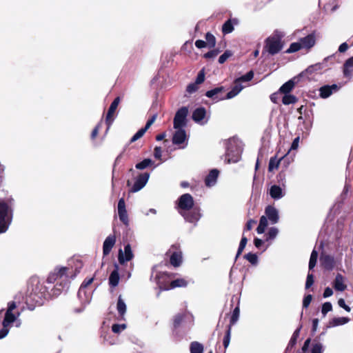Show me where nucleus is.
Listing matches in <instances>:
<instances>
[{"label":"nucleus","mask_w":353,"mask_h":353,"mask_svg":"<svg viewBox=\"0 0 353 353\" xmlns=\"http://www.w3.org/2000/svg\"><path fill=\"white\" fill-rule=\"evenodd\" d=\"M118 215L119 217L120 221L126 226L129 225V219H128V215L127 213V210H122L120 212H118Z\"/></svg>","instance_id":"nucleus-41"},{"label":"nucleus","mask_w":353,"mask_h":353,"mask_svg":"<svg viewBox=\"0 0 353 353\" xmlns=\"http://www.w3.org/2000/svg\"><path fill=\"white\" fill-rule=\"evenodd\" d=\"M20 315V312H18L17 315L13 314L12 312L6 311L5 314V317L3 321V327H10V325L15 321L17 316Z\"/></svg>","instance_id":"nucleus-26"},{"label":"nucleus","mask_w":353,"mask_h":353,"mask_svg":"<svg viewBox=\"0 0 353 353\" xmlns=\"http://www.w3.org/2000/svg\"><path fill=\"white\" fill-rule=\"evenodd\" d=\"M321 262L322 265L327 269L331 270L334 265V260L333 258L328 255H324L321 257Z\"/></svg>","instance_id":"nucleus-32"},{"label":"nucleus","mask_w":353,"mask_h":353,"mask_svg":"<svg viewBox=\"0 0 353 353\" xmlns=\"http://www.w3.org/2000/svg\"><path fill=\"white\" fill-rule=\"evenodd\" d=\"M205 80V74L203 70L200 71L196 77L195 83L196 84H201Z\"/></svg>","instance_id":"nucleus-57"},{"label":"nucleus","mask_w":353,"mask_h":353,"mask_svg":"<svg viewBox=\"0 0 353 353\" xmlns=\"http://www.w3.org/2000/svg\"><path fill=\"white\" fill-rule=\"evenodd\" d=\"M126 210V208H125V200L123 198H121L119 200V202H118V212H120L122 210Z\"/></svg>","instance_id":"nucleus-60"},{"label":"nucleus","mask_w":353,"mask_h":353,"mask_svg":"<svg viewBox=\"0 0 353 353\" xmlns=\"http://www.w3.org/2000/svg\"><path fill=\"white\" fill-rule=\"evenodd\" d=\"M269 193L270 196L275 200H279L285 195V192L283 189L279 185H276L271 186Z\"/></svg>","instance_id":"nucleus-22"},{"label":"nucleus","mask_w":353,"mask_h":353,"mask_svg":"<svg viewBox=\"0 0 353 353\" xmlns=\"http://www.w3.org/2000/svg\"><path fill=\"white\" fill-rule=\"evenodd\" d=\"M192 119L198 123L205 124L208 122L206 110L204 108H196L192 113Z\"/></svg>","instance_id":"nucleus-14"},{"label":"nucleus","mask_w":353,"mask_h":353,"mask_svg":"<svg viewBox=\"0 0 353 353\" xmlns=\"http://www.w3.org/2000/svg\"><path fill=\"white\" fill-rule=\"evenodd\" d=\"M243 88V86L238 82L236 80L235 81V84L232 88V90L228 92L225 97H223L221 99H230L236 97Z\"/></svg>","instance_id":"nucleus-24"},{"label":"nucleus","mask_w":353,"mask_h":353,"mask_svg":"<svg viewBox=\"0 0 353 353\" xmlns=\"http://www.w3.org/2000/svg\"><path fill=\"white\" fill-rule=\"evenodd\" d=\"M120 277L119 274V266L117 264L114 265V270L111 272L109 277V285L112 288H115L119 283Z\"/></svg>","instance_id":"nucleus-21"},{"label":"nucleus","mask_w":353,"mask_h":353,"mask_svg":"<svg viewBox=\"0 0 353 353\" xmlns=\"http://www.w3.org/2000/svg\"><path fill=\"white\" fill-rule=\"evenodd\" d=\"M152 164L153 161L150 159H145L142 161L137 163L135 168L138 170H143Z\"/></svg>","instance_id":"nucleus-39"},{"label":"nucleus","mask_w":353,"mask_h":353,"mask_svg":"<svg viewBox=\"0 0 353 353\" xmlns=\"http://www.w3.org/2000/svg\"><path fill=\"white\" fill-rule=\"evenodd\" d=\"M174 129L176 130V131L172 137L173 144L179 145L184 143L187 139L186 132L184 128Z\"/></svg>","instance_id":"nucleus-13"},{"label":"nucleus","mask_w":353,"mask_h":353,"mask_svg":"<svg viewBox=\"0 0 353 353\" xmlns=\"http://www.w3.org/2000/svg\"><path fill=\"white\" fill-rule=\"evenodd\" d=\"M282 35L276 32L268 37L265 41L263 54L268 52L270 55L278 54L283 48Z\"/></svg>","instance_id":"nucleus-6"},{"label":"nucleus","mask_w":353,"mask_h":353,"mask_svg":"<svg viewBox=\"0 0 353 353\" xmlns=\"http://www.w3.org/2000/svg\"><path fill=\"white\" fill-rule=\"evenodd\" d=\"M301 49H303L302 47V45L301 43L300 40H299L297 42H294L290 44L289 48L286 50L287 53H292L297 52Z\"/></svg>","instance_id":"nucleus-38"},{"label":"nucleus","mask_w":353,"mask_h":353,"mask_svg":"<svg viewBox=\"0 0 353 353\" xmlns=\"http://www.w3.org/2000/svg\"><path fill=\"white\" fill-rule=\"evenodd\" d=\"M188 114V108L187 107L179 108L174 118V128H185L187 125Z\"/></svg>","instance_id":"nucleus-7"},{"label":"nucleus","mask_w":353,"mask_h":353,"mask_svg":"<svg viewBox=\"0 0 353 353\" xmlns=\"http://www.w3.org/2000/svg\"><path fill=\"white\" fill-rule=\"evenodd\" d=\"M245 258L252 265H256L258 263V256L256 254L249 252L245 255Z\"/></svg>","instance_id":"nucleus-45"},{"label":"nucleus","mask_w":353,"mask_h":353,"mask_svg":"<svg viewBox=\"0 0 353 353\" xmlns=\"http://www.w3.org/2000/svg\"><path fill=\"white\" fill-rule=\"evenodd\" d=\"M9 327H3L1 330H0V339L6 337L9 332Z\"/></svg>","instance_id":"nucleus-63"},{"label":"nucleus","mask_w":353,"mask_h":353,"mask_svg":"<svg viewBox=\"0 0 353 353\" xmlns=\"http://www.w3.org/2000/svg\"><path fill=\"white\" fill-rule=\"evenodd\" d=\"M93 280V278L85 280L81 285V287L78 292V297L79 298V299L83 301L86 303H88L90 302V299L88 297H86L85 299L83 300V295L86 296L85 289L92 283Z\"/></svg>","instance_id":"nucleus-20"},{"label":"nucleus","mask_w":353,"mask_h":353,"mask_svg":"<svg viewBox=\"0 0 353 353\" xmlns=\"http://www.w3.org/2000/svg\"><path fill=\"white\" fill-rule=\"evenodd\" d=\"M157 117V114H154L146 123L145 124V126L143 128H145L146 130H148L150 127L154 123V122L155 121Z\"/></svg>","instance_id":"nucleus-59"},{"label":"nucleus","mask_w":353,"mask_h":353,"mask_svg":"<svg viewBox=\"0 0 353 353\" xmlns=\"http://www.w3.org/2000/svg\"><path fill=\"white\" fill-rule=\"evenodd\" d=\"M198 90V84H196L195 82L193 83H190L187 86L186 91L192 94L194 92H196Z\"/></svg>","instance_id":"nucleus-54"},{"label":"nucleus","mask_w":353,"mask_h":353,"mask_svg":"<svg viewBox=\"0 0 353 353\" xmlns=\"http://www.w3.org/2000/svg\"><path fill=\"white\" fill-rule=\"evenodd\" d=\"M119 102H120V98L117 97L114 99V101L110 104V106L108 109V113L106 115V119H105V122L108 125L107 130L109 129L110 126L112 125V123L113 122V120H114L113 115L119 104Z\"/></svg>","instance_id":"nucleus-12"},{"label":"nucleus","mask_w":353,"mask_h":353,"mask_svg":"<svg viewBox=\"0 0 353 353\" xmlns=\"http://www.w3.org/2000/svg\"><path fill=\"white\" fill-rule=\"evenodd\" d=\"M322 63H316L314 65H311L307 68L306 72H312L314 70H321L322 68Z\"/></svg>","instance_id":"nucleus-55"},{"label":"nucleus","mask_w":353,"mask_h":353,"mask_svg":"<svg viewBox=\"0 0 353 353\" xmlns=\"http://www.w3.org/2000/svg\"><path fill=\"white\" fill-rule=\"evenodd\" d=\"M301 327H298L293 333L288 345L285 349V352L291 350L293 347L296 345L297 339L299 336L300 331H301Z\"/></svg>","instance_id":"nucleus-29"},{"label":"nucleus","mask_w":353,"mask_h":353,"mask_svg":"<svg viewBox=\"0 0 353 353\" xmlns=\"http://www.w3.org/2000/svg\"><path fill=\"white\" fill-rule=\"evenodd\" d=\"M350 319L347 317H336L330 321L328 327H332L342 325L348 323Z\"/></svg>","instance_id":"nucleus-30"},{"label":"nucleus","mask_w":353,"mask_h":353,"mask_svg":"<svg viewBox=\"0 0 353 353\" xmlns=\"http://www.w3.org/2000/svg\"><path fill=\"white\" fill-rule=\"evenodd\" d=\"M332 310V305L330 302H325L322 305L321 312L325 316L327 313Z\"/></svg>","instance_id":"nucleus-51"},{"label":"nucleus","mask_w":353,"mask_h":353,"mask_svg":"<svg viewBox=\"0 0 353 353\" xmlns=\"http://www.w3.org/2000/svg\"><path fill=\"white\" fill-rule=\"evenodd\" d=\"M312 296L311 294H308V295L305 296L303 301V307L307 308L310 305V304L312 301Z\"/></svg>","instance_id":"nucleus-56"},{"label":"nucleus","mask_w":353,"mask_h":353,"mask_svg":"<svg viewBox=\"0 0 353 353\" xmlns=\"http://www.w3.org/2000/svg\"><path fill=\"white\" fill-rule=\"evenodd\" d=\"M179 214L186 221L194 223V225L196 224L201 217V214L199 208H193L190 210L186 212L179 211Z\"/></svg>","instance_id":"nucleus-9"},{"label":"nucleus","mask_w":353,"mask_h":353,"mask_svg":"<svg viewBox=\"0 0 353 353\" xmlns=\"http://www.w3.org/2000/svg\"><path fill=\"white\" fill-rule=\"evenodd\" d=\"M17 307V302L15 301H10L8 303L7 311L12 312Z\"/></svg>","instance_id":"nucleus-64"},{"label":"nucleus","mask_w":353,"mask_h":353,"mask_svg":"<svg viewBox=\"0 0 353 353\" xmlns=\"http://www.w3.org/2000/svg\"><path fill=\"white\" fill-rule=\"evenodd\" d=\"M323 346L321 343H315L312 345L311 353H323Z\"/></svg>","instance_id":"nucleus-50"},{"label":"nucleus","mask_w":353,"mask_h":353,"mask_svg":"<svg viewBox=\"0 0 353 353\" xmlns=\"http://www.w3.org/2000/svg\"><path fill=\"white\" fill-rule=\"evenodd\" d=\"M338 304L341 307L345 309L346 311H347V312L350 311V307L345 304L344 299H340L338 301Z\"/></svg>","instance_id":"nucleus-62"},{"label":"nucleus","mask_w":353,"mask_h":353,"mask_svg":"<svg viewBox=\"0 0 353 353\" xmlns=\"http://www.w3.org/2000/svg\"><path fill=\"white\" fill-rule=\"evenodd\" d=\"M333 286L336 290L343 292L346 289V285L344 283V277L341 274H337L334 281Z\"/></svg>","instance_id":"nucleus-25"},{"label":"nucleus","mask_w":353,"mask_h":353,"mask_svg":"<svg viewBox=\"0 0 353 353\" xmlns=\"http://www.w3.org/2000/svg\"><path fill=\"white\" fill-rule=\"evenodd\" d=\"M299 81V77H294L293 79L285 82L279 90V92L288 94L294 88L295 84Z\"/></svg>","instance_id":"nucleus-18"},{"label":"nucleus","mask_w":353,"mask_h":353,"mask_svg":"<svg viewBox=\"0 0 353 353\" xmlns=\"http://www.w3.org/2000/svg\"><path fill=\"white\" fill-rule=\"evenodd\" d=\"M203 346L199 342L194 341L190 344V353H203Z\"/></svg>","instance_id":"nucleus-35"},{"label":"nucleus","mask_w":353,"mask_h":353,"mask_svg":"<svg viewBox=\"0 0 353 353\" xmlns=\"http://www.w3.org/2000/svg\"><path fill=\"white\" fill-rule=\"evenodd\" d=\"M220 52V50L214 49L210 50L204 54V57L206 59H213L216 57Z\"/></svg>","instance_id":"nucleus-52"},{"label":"nucleus","mask_w":353,"mask_h":353,"mask_svg":"<svg viewBox=\"0 0 353 353\" xmlns=\"http://www.w3.org/2000/svg\"><path fill=\"white\" fill-rule=\"evenodd\" d=\"M183 315L181 314H179L175 316L174 319V327H178L181 324V323L183 320Z\"/></svg>","instance_id":"nucleus-58"},{"label":"nucleus","mask_w":353,"mask_h":353,"mask_svg":"<svg viewBox=\"0 0 353 353\" xmlns=\"http://www.w3.org/2000/svg\"><path fill=\"white\" fill-rule=\"evenodd\" d=\"M34 287L32 291L26 297V305L28 309L33 310L36 305H41L43 303V299L51 294L48 292V288L41 283L37 278H32L31 281Z\"/></svg>","instance_id":"nucleus-1"},{"label":"nucleus","mask_w":353,"mask_h":353,"mask_svg":"<svg viewBox=\"0 0 353 353\" xmlns=\"http://www.w3.org/2000/svg\"><path fill=\"white\" fill-rule=\"evenodd\" d=\"M225 161L227 163H236L240 160L242 153L241 142L236 138H230L225 141Z\"/></svg>","instance_id":"nucleus-4"},{"label":"nucleus","mask_w":353,"mask_h":353,"mask_svg":"<svg viewBox=\"0 0 353 353\" xmlns=\"http://www.w3.org/2000/svg\"><path fill=\"white\" fill-rule=\"evenodd\" d=\"M225 90V88L223 86L215 88L210 90H208L205 93V96L208 98L213 99L221 100L222 97H219V94Z\"/></svg>","instance_id":"nucleus-27"},{"label":"nucleus","mask_w":353,"mask_h":353,"mask_svg":"<svg viewBox=\"0 0 353 353\" xmlns=\"http://www.w3.org/2000/svg\"><path fill=\"white\" fill-rule=\"evenodd\" d=\"M13 199H0V234L6 232L12 219Z\"/></svg>","instance_id":"nucleus-2"},{"label":"nucleus","mask_w":353,"mask_h":353,"mask_svg":"<svg viewBox=\"0 0 353 353\" xmlns=\"http://www.w3.org/2000/svg\"><path fill=\"white\" fill-rule=\"evenodd\" d=\"M353 72V58L348 59L343 65V74L345 77H350Z\"/></svg>","instance_id":"nucleus-31"},{"label":"nucleus","mask_w":353,"mask_h":353,"mask_svg":"<svg viewBox=\"0 0 353 353\" xmlns=\"http://www.w3.org/2000/svg\"><path fill=\"white\" fill-rule=\"evenodd\" d=\"M170 279V276L166 272H159L156 276V281L159 288L162 290H168L175 288L185 287L188 285L187 281L184 279H177L170 283H165Z\"/></svg>","instance_id":"nucleus-5"},{"label":"nucleus","mask_w":353,"mask_h":353,"mask_svg":"<svg viewBox=\"0 0 353 353\" xmlns=\"http://www.w3.org/2000/svg\"><path fill=\"white\" fill-rule=\"evenodd\" d=\"M297 101L295 96L292 94H285L283 97L282 102L284 105L294 104Z\"/></svg>","instance_id":"nucleus-40"},{"label":"nucleus","mask_w":353,"mask_h":353,"mask_svg":"<svg viewBox=\"0 0 353 353\" xmlns=\"http://www.w3.org/2000/svg\"><path fill=\"white\" fill-rule=\"evenodd\" d=\"M147 130L145 128H141L136 132L130 139V142L133 143L141 138Z\"/></svg>","instance_id":"nucleus-47"},{"label":"nucleus","mask_w":353,"mask_h":353,"mask_svg":"<svg viewBox=\"0 0 353 353\" xmlns=\"http://www.w3.org/2000/svg\"><path fill=\"white\" fill-rule=\"evenodd\" d=\"M240 315L239 306L237 305L233 310L232 316L230 317V325L231 327L234 325L239 320Z\"/></svg>","instance_id":"nucleus-34"},{"label":"nucleus","mask_w":353,"mask_h":353,"mask_svg":"<svg viewBox=\"0 0 353 353\" xmlns=\"http://www.w3.org/2000/svg\"><path fill=\"white\" fill-rule=\"evenodd\" d=\"M232 55V53L230 50H225L224 53L219 57V63L220 64L224 63Z\"/></svg>","instance_id":"nucleus-46"},{"label":"nucleus","mask_w":353,"mask_h":353,"mask_svg":"<svg viewBox=\"0 0 353 353\" xmlns=\"http://www.w3.org/2000/svg\"><path fill=\"white\" fill-rule=\"evenodd\" d=\"M219 171L217 169H212L205 179V184L207 187L211 188L216 185Z\"/></svg>","instance_id":"nucleus-17"},{"label":"nucleus","mask_w":353,"mask_h":353,"mask_svg":"<svg viewBox=\"0 0 353 353\" xmlns=\"http://www.w3.org/2000/svg\"><path fill=\"white\" fill-rule=\"evenodd\" d=\"M171 265L174 267H179L182 263V253L181 251L174 252L170 259Z\"/></svg>","instance_id":"nucleus-28"},{"label":"nucleus","mask_w":353,"mask_h":353,"mask_svg":"<svg viewBox=\"0 0 353 353\" xmlns=\"http://www.w3.org/2000/svg\"><path fill=\"white\" fill-rule=\"evenodd\" d=\"M279 230L276 228H271L268 233L267 240L274 239L278 234Z\"/></svg>","instance_id":"nucleus-49"},{"label":"nucleus","mask_w":353,"mask_h":353,"mask_svg":"<svg viewBox=\"0 0 353 353\" xmlns=\"http://www.w3.org/2000/svg\"><path fill=\"white\" fill-rule=\"evenodd\" d=\"M116 243V236L114 234H110L105 239L103 244V254L105 256L108 255L112 248L114 247Z\"/></svg>","instance_id":"nucleus-15"},{"label":"nucleus","mask_w":353,"mask_h":353,"mask_svg":"<svg viewBox=\"0 0 353 353\" xmlns=\"http://www.w3.org/2000/svg\"><path fill=\"white\" fill-rule=\"evenodd\" d=\"M194 206L193 197L190 194H182L178 199L179 212L190 210Z\"/></svg>","instance_id":"nucleus-8"},{"label":"nucleus","mask_w":353,"mask_h":353,"mask_svg":"<svg viewBox=\"0 0 353 353\" xmlns=\"http://www.w3.org/2000/svg\"><path fill=\"white\" fill-rule=\"evenodd\" d=\"M161 155H162V150H161V147H158V146L155 147L154 150V157L157 159H160L161 157Z\"/></svg>","instance_id":"nucleus-61"},{"label":"nucleus","mask_w":353,"mask_h":353,"mask_svg":"<svg viewBox=\"0 0 353 353\" xmlns=\"http://www.w3.org/2000/svg\"><path fill=\"white\" fill-rule=\"evenodd\" d=\"M126 328V325L123 324H114L112 326V330L114 333L119 334Z\"/></svg>","instance_id":"nucleus-48"},{"label":"nucleus","mask_w":353,"mask_h":353,"mask_svg":"<svg viewBox=\"0 0 353 353\" xmlns=\"http://www.w3.org/2000/svg\"><path fill=\"white\" fill-rule=\"evenodd\" d=\"M254 77V72L252 70L249 71L245 74L241 76V77L238 78L236 81L239 82L240 83L241 82H247L252 80V79Z\"/></svg>","instance_id":"nucleus-42"},{"label":"nucleus","mask_w":353,"mask_h":353,"mask_svg":"<svg viewBox=\"0 0 353 353\" xmlns=\"http://www.w3.org/2000/svg\"><path fill=\"white\" fill-rule=\"evenodd\" d=\"M206 44L209 46L210 48L214 47L216 44V39L214 36L210 32H208L205 34Z\"/></svg>","instance_id":"nucleus-43"},{"label":"nucleus","mask_w":353,"mask_h":353,"mask_svg":"<svg viewBox=\"0 0 353 353\" xmlns=\"http://www.w3.org/2000/svg\"><path fill=\"white\" fill-rule=\"evenodd\" d=\"M283 158V157H281L279 158V159H277V157L275 156V157H273L270 159V162H269V166H268V170L269 171H272L274 169H276L278 168L279 167V163H280V161Z\"/></svg>","instance_id":"nucleus-37"},{"label":"nucleus","mask_w":353,"mask_h":353,"mask_svg":"<svg viewBox=\"0 0 353 353\" xmlns=\"http://www.w3.org/2000/svg\"><path fill=\"white\" fill-rule=\"evenodd\" d=\"M231 325H228V330L226 331L225 335L223 340V343L225 349H226L230 342V336H231Z\"/></svg>","instance_id":"nucleus-44"},{"label":"nucleus","mask_w":353,"mask_h":353,"mask_svg":"<svg viewBox=\"0 0 353 353\" xmlns=\"http://www.w3.org/2000/svg\"><path fill=\"white\" fill-rule=\"evenodd\" d=\"M234 30V26L231 19L226 21L222 26V32L224 34L231 33Z\"/></svg>","instance_id":"nucleus-36"},{"label":"nucleus","mask_w":353,"mask_h":353,"mask_svg":"<svg viewBox=\"0 0 353 353\" xmlns=\"http://www.w3.org/2000/svg\"><path fill=\"white\" fill-rule=\"evenodd\" d=\"M69 269L65 267L60 268L57 272L50 274L48 279L47 282L48 283H52L57 279L60 280V283H57L54 289H53L52 295H59L61 290L68 288L69 280H68V272Z\"/></svg>","instance_id":"nucleus-3"},{"label":"nucleus","mask_w":353,"mask_h":353,"mask_svg":"<svg viewBox=\"0 0 353 353\" xmlns=\"http://www.w3.org/2000/svg\"><path fill=\"white\" fill-rule=\"evenodd\" d=\"M301 43L303 49H310L312 48L316 42V38L314 33L310 34L307 36L301 38Z\"/></svg>","instance_id":"nucleus-19"},{"label":"nucleus","mask_w":353,"mask_h":353,"mask_svg":"<svg viewBox=\"0 0 353 353\" xmlns=\"http://www.w3.org/2000/svg\"><path fill=\"white\" fill-rule=\"evenodd\" d=\"M117 309L119 314L121 316H123L126 312V305H125L124 301L122 299L121 296H119Z\"/></svg>","instance_id":"nucleus-33"},{"label":"nucleus","mask_w":353,"mask_h":353,"mask_svg":"<svg viewBox=\"0 0 353 353\" xmlns=\"http://www.w3.org/2000/svg\"><path fill=\"white\" fill-rule=\"evenodd\" d=\"M265 216H266L272 224H275L279 221V212L274 207L268 205L265 210Z\"/></svg>","instance_id":"nucleus-16"},{"label":"nucleus","mask_w":353,"mask_h":353,"mask_svg":"<svg viewBox=\"0 0 353 353\" xmlns=\"http://www.w3.org/2000/svg\"><path fill=\"white\" fill-rule=\"evenodd\" d=\"M134 257L131 246L127 244L124 247V251L121 249L119 250L118 260L121 264H124L125 262L130 261Z\"/></svg>","instance_id":"nucleus-11"},{"label":"nucleus","mask_w":353,"mask_h":353,"mask_svg":"<svg viewBox=\"0 0 353 353\" xmlns=\"http://www.w3.org/2000/svg\"><path fill=\"white\" fill-rule=\"evenodd\" d=\"M150 174L145 172L139 174L135 179L134 183L131 188L132 192H137L141 190L148 183Z\"/></svg>","instance_id":"nucleus-10"},{"label":"nucleus","mask_w":353,"mask_h":353,"mask_svg":"<svg viewBox=\"0 0 353 353\" xmlns=\"http://www.w3.org/2000/svg\"><path fill=\"white\" fill-rule=\"evenodd\" d=\"M314 283V276L312 274L309 273L307 276L305 282V288H310Z\"/></svg>","instance_id":"nucleus-53"},{"label":"nucleus","mask_w":353,"mask_h":353,"mask_svg":"<svg viewBox=\"0 0 353 353\" xmlns=\"http://www.w3.org/2000/svg\"><path fill=\"white\" fill-rule=\"evenodd\" d=\"M337 90L338 86L336 84L323 86L319 90L320 96L324 99L327 98L333 93V92H335Z\"/></svg>","instance_id":"nucleus-23"}]
</instances>
